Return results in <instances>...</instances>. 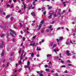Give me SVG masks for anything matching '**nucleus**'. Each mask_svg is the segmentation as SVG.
Instances as JSON below:
<instances>
[{"instance_id":"bf43d9fd","label":"nucleus","mask_w":76,"mask_h":76,"mask_svg":"<svg viewBox=\"0 0 76 76\" xmlns=\"http://www.w3.org/2000/svg\"><path fill=\"white\" fill-rule=\"evenodd\" d=\"M67 61V62H69V63H70V61L69 60H68Z\"/></svg>"},{"instance_id":"473e14b6","label":"nucleus","mask_w":76,"mask_h":76,"mask_svg":"<svg viewBox=\"0 0 76 76\" xmlns=\"http://www.w3.org/2000/svg\"><path fill=\"white\" fill-rule=\"evenodd\" d=\"M55 75L56 76H58V73H56L55 74Z\"/></svg>"},{"instance_id":"a18cd8bd","label":"nucleus","mask_w":76,"mask_h":76,"mask_svg":"<svg viewBox=\"0 0 76 76\" xmlns=\"http://www.w3.org/2000/svg\"><path fill=\"white\" fill-rule=\"evenodd\" d=\"M13 5H12L11 6L10 8H13Z\"/></svg>"},{"instance_id":"a211bd4d","label":"nucleus","mask_w":76,"mask_h":76,"mask_svg":"<svg viewBox=\"0 0 76 76\" xmlns=\"http://www.w3.org/2000/svg\"><path fill=\"white\" fill-rule=\"evenodd\" d=\"M52 17V15H50L48 17V18L49 19H51Z\"/></svg>"},{"instance_id":"ea45409f","label":"nucleus","mask_w":76,"mask_h":76,"mask_svg":"<svg viewBox=\"0 0 76 76\" xmlns=\"http://www.w3.org/2000/svg\"><path fill=\"white\" fill-rule=\"evenodd\" d=\"M21 52V49H20V50L18 51V53L19 54H20V52Z\"/></svg>"},{"instance_id":"a878e982","label":"nucleus","mask_w":76,"mask_h":76,"mask_svg":"<svg viewBox=\"0 0 76 76\" xmlns=\"http://www.w3.org/2000/svg\"><path fill=\"white\" fill-rule=\"evenodd\" d=\"M23 56H20V61H21V60H22V58H23Z\"/></svg>"},{"instance_id":"393cba45","label":"nucleus","mask_w":76,"mask_h":76,"mask_svg":"<svg viewBox=\"0 0 76 76\" xmlns=\"http://www.w3.org/2000/svg\"><path fill=\"white\" fill-rule=\"evenodd\" d=\"M53 45V43L51 42L50 44V45L51 47H52Z\"/></svg>"},{"instance_id":"4c0bfd02","label":"nucleus","mask_w":76,"mask_h":76,"mask_svg":"<svg viewBox=\"0 0 76 76\" xmlns=\"http://www.w3.org/2000/svg\"><path fill=\"white\" fill-rule=\"evenodd\" d=\"M67 72H68L67 70H66L64 72V73H67Z\"/></svg>"},{"instance_id":"f8f14e48","label":"nucleus","mask_w":76,"mask_h":76,"mask_svg":"<svg viewBox=\"0 0 76 76\" xmlns=\"http://www.w3.org/2000/svg\"><path fill=\"white\" fill-rule=\"evenodd\" d=\"M10 15H8L6 17V18L7 19V18H10Z\"/></svg>"},{"instance_id":"4be33fe9","label":"nucleus","mask_w":76,"mask_h":76,"mask_svg":"<svg viewBox=\"0 0 76 76\" xmlns=\"http://www.w3.org/2000/svg\"><path fill=\"white\" fill-rule=\"evenodd\" d=\"M42 11H44L45 10V7L42 8Z\"/></svg>"},{"instance_id":"680f3d73","label":"nucleus","mask_w":76,"mask_h":76,"mask_svg":"<svg viewBox=\"0 0 76 76\" xmlns=\"http://www.w3.org/2000/svg\"><path fill=\"white\" fill-rule=\"evenodd\" d=\"M73 42L74 43V44H76V43H75V41L74 40L73 41Z\"/></svg>"},{"instance_id":"f257e3e1","label":"nucleus","mask_w":76,"mask_h":76,"mask_svg":"<svg viewBox=\"0 0 76 76\" xmlns=\"http://www.w3.org/2000/svg\"><path fill=\"white\" fill-rule=\"evenodd\" d=\"M44 23V20H42L40 22V24H39L38 28L37 29V30L39 31L41 29V26H42V24H43V23Z\"/></svg>"},{"instance_id":"de8ad7c7","label":"nucleus","mask_w":76,"mask_h":76,"mask_svg":"<svg viewBox=\"0 0 76 76\" xmlns=\"http://www.w3.org/2000/svg\"><path fill=\"white\" fill-rule=\"evenodd\" d=\"M67 55H68V56H70V53H68L67 54Z\"/></svg>"},{"instance_id":"412c9836","label":"nucleus","mask_w":76,"mask_h":76,"mask_svg":"<svg viewBox=\"0 0 76 76\" xmlns=\"http://www.w3.org/2000/svg\"><path fill=\"white\" fill-rule=\"evenodd\" d=\"M58 15H61V14L60 13H58L57 14V16H58Z\"/></svg>"},{"instance_id":"20e7f679","label":"nucleus","mask_w":76,"mask_h":76,"mask_svg":"<svg viewBox=\"0 0 76 76\" xmlns=\"http://www.w3.org/2000/svg\"><path fill=\"white\" fill-rule=\"evenodd\" d=\"M69 41V40H67L66 44V45H70V43Z\"/></svg>"},{"instance_id":"39448f33","label":"nucleus","mask_w":76,"mask_h":76,"mask_svg":"<svg viewBox=\"0 0 76 76\" xmlns=\"http://www.w3.org/2000/svg\"><path fill=\"white\" fill-rule=\"evenodd\" d=\"M49 14L50 15H53V14H54V12H53L51 11L49 13Z\"/></svg>"},{"instance_id":"423d86ee","label":"nucleus","mask_w":76,"mask_h":76,"mask_svg":"<svg viewBox=\"0 0 76 76\" xmlns=\"http://www.w3.org/2000/svg\"><path fill=\"white\" fill-rule=\"evenodd\" d=\"M4 50H3L2 52L1 53V56L2 57H3V56H4Z\"/></svg>"},{"instance_id":"f3484780","label":"nucleus","mask_w":76,"mask_h":76,"mask_svg":"<svg viewBox=\"0 0 76 76\" xmlns=\"http://www.w3.org/2000/svg\"><path fill=\"white\" fill-rule=\"evenodd\" d=\"M29 66H28V65H27V66L26 65V66H24V68H28Z\"/></svg>"},{"instance_id":"9b49d317","label":"nucleus","mask_w":76,"mask_h":76,"mask_svg":"<svg viewBox=\"0 0 76 76\" xmlns=\"http://www.w3.org/2000/svg\"><path fill=\"white\" fill-rule=\"evenodd\" d=\"M22 4H23V6H24V9H25V8H26V5L24 3V2H23L22 3Z\"/></svg>"},{"instance_id":"dca6fc26","label":"nucleus","mask_w":76,"mask_h":76,"mask_svg":"<svg viewBox=\"0 0 76 76\" xmlns=\"http://www.w3.org/2000/svg\"><path fill=\"white\" fill-rule=\"evenodd\" d=\"M6 35L7 36V38H9V34L8 33H7V34H6Z\"/></svg>"},{"instance_id":"8fccbe9b","label":"nucleus","mask_w":76,"mask_h":76,"mask_svg":"<svg viewBox=\"0 0 76 76\" xmlns=\"http://www.w3.org/2000/svg\"><path fill=\"white\" fill-rule=\"evenodd\" d=\"M13 55V53H12L11 54V56H12Z\"/></svg>"},{"instance_id":"b1692460","label":"nucleus","mask_w":76,"mask_h":76,"mask_svg":"<svg viewBox=\"0 0 76 76\" xmlns=\"http://www.w3.org/2000/svg\"><path fill=\"white\" fill-rule=\"evenodd\" d=\"M9 63L8 62L7 64V66H5V67H7V66H9Z\"/></svg>"},{"instance_id":"0e129e2a","label":"nucleus","mask_w":76,"mask_h":76,"mask_svg":"<svg viewBox=\"0 0 76 76\" xmlns=\"http://www.w3.org/2000/svg\"><path fill=\"white\" fill-rule=\"evenodd\" d=\"M37 57H39V55H37Z\"/></svg>"},{"instance_id":"774afa93","label":"nucleus","mask_w":76,"mask_h":76,"mask_svg":"<svg viewBox=\"0 0 76 76\" xmlns=\"http://www.w3.org/2000/svg\"><path fill=\"white\" fill-rule=\"evenodd\" d=\"M14 28L15 29H17V27H16V26H14Z\"/></svg>"},{"instance_id":"13d9d810","label":"nucleus","mask_w":76,"mask_h":76,"mask_svg":"<svg viewBox=\"0 0 76 76\" xmlns=\"http://www.w3.org/2000/svg\"><path fill=\"white\" fill-rule=\"evenodd\" d=\"M59 29H60V27L58 28H57V30H59Z\"/></svg>"},{"instance_id":"338daca9","label":"nucleus","mask_w":76,"mask_h":76,"mask_svg":"<svg viewBox=\"0 0 76 76\" xmlns=\"http://www.w3.org/2000/svg\"><path fill=\"white\" fill-rule=\"evenodd\" d=\"M61 63H64V61L63 60L61 61Z\"/></svg>"},{"instance_id":"37998d69","label":"nucleus","mask_w":76,"mask_h":76,"mask_svg":"<svg viewBox=\"0 0 76 76\" xmlns=\"http://www.w3.org/2000/svg\"><path fill=\"white\" fill-rule=\"evenodd\" d=\"M46 71H48V72H49V71H50L49 70V69H46V70H45Z\"/></svg>"},{"instance_id":"864d4df0","label":"nucleus","mask_w":76,"mask_h":76,"mask_svg":"<svg viewBox=\"0 0 76 76\" xmlns=\"http://www.w3.org/2000/svg\"><path fill=\"white\" fill-rule=\"evenodd\" d=\"M58 11L59 12H61V9H59Z\"/></svg>"},{"instance_id":"79ce46f5","label":"nucleus","mask_w":76,"mask_h":76,"mask_svg":"<svg viewBox=\"0 0 76 76\" xmlns=\"http://www.w3.org/2000/svg\"><path fill=\"white\" fill-rule=\"evenodd\" d=\"M66 30H67L68 31H69V28H66Z\"/></svg>"},{"instance_id":"2f4dec72","label":"nucleus","mask_w":76,"mask_h":76,"mask_svg":"<svg viewBox=\"0 0 76 76\" xmlns=\"http://www.w3.org/2000/svg\"><path fill=\"white\" fill-rule=\"evenodd\" d=\"M39 75H40V76H43V75H42V74L39 73Z\"/></svg>"},{"instance_id":"c9c22d12","label":"nucleus","mask_w":76,"mask_h":76,"mask_svg":"<svg viewBox=\"0 0 76 76\" xmlns=\"http://www.w3.org/2000/svg\"><path fill=\"white\" fill-rule=\"evenodd\" d=\"M72 55H75V54H76V53L74 52H72Z\"/></svg>"},{"instance_id":"cd10ccee","label":"nucleus","mask_w":76,"mask_h":76,"mask_svg":"<svg viewBox=\"0 0 76 76\" xmlns=\"http://www.w3.org/2000/svg\"><path fill=\"white\" fill-rule=\"evenodd\" d=\"M33 5H34H34H35V1H34L33 2Z\"/></svg>"},{"instance_id":"1a4fd4ad","label":"nucleus","mask_w":76,"mask_h":76,"mask_svg":"<svg viewBox=\"0 0 76 76\" xmlns=\"http://www.w3.org/2000/svg\"><path fill=\"white\" fill-rule=\"evenodd\" d=\"M5 35L6 34H3L1 35H0V36L1 37V38H3L4 37V36H5Z\"/></svg>"},{"instance_id":"4468645a","label":"nucleus","mask_w":76,"mask_h":76,"mask_svg":"<svg viewBox=\"0 0 76 76\" xmlns=\"http://www.w3.org/2000/svg\"><path fill=\"white\" fill-rule=\"evenodd\" d=\"M30 64V62L28 61H27V66H29V65Z\"/></svg>"},{"instance_id":"9d476101","label":"nucleus","mask_w":76,"mask_h":76,"mask_svg":"<svg viewBox=\"0 0 76 76\" xmlns=\"http://www.w3.org/2000/svg\"><path fill=\"white\" fill-rule=\"evenodd\" d=\"M63 37H60L59 41H60V40H63Z\"/></svg>"},{"instance_id":"6e6552de","label":"nucleus","mask_w":76,"mask_h":76,"mask_svg":"<svg viewBox=\"0 0 76 76\" xmlns=\"http://www.w3.org/2000/svg\"><path fill=\"white\" fill-rule=\"evenodd\" d=\"M56 46V44H54L53 45V47L51 48V49H52V50H53L54 49V48Z\"/></svg>"},{"instance_id":"603ef678","label":"nucleus","mask_w":76,"mask_h":76,"mask_svg":"<svg viewBox=\"0 0 76 76\" xmlns=\"http://www.w3.org/2000/svg\"><path fill=\"white\" fill-rule=\"evenodd\" d=\"M46 32H49V30H48V29H46Z\"/></svg>"},{"instance_id":"2eb2a0df","label":"nucleus","mask_w":76,"mask_h":76,"mask_svg":"<svg viewBox=\"0 0 76 76\" xmlns=\"http://www.w3.org/2000/svg\"><path fill=\"white\" fill-rule=\"evenodd\" d=\"M60 68H62L63 67H66V66L65 65H62L60 66Z\"/></svg>"},{"instance_id":"5701e85b","label":"nucleus","mask_w":76,"mask_h":76,"mask_svg":"<svg viewBox=\"0 0 76 76\" xmlns=\"http://www.w3.org/2000/svg\"><path fill=\"white\" fill-rule=\"evenodd\" d=\"M72 58H73L76 59V56H75V55H73V56H72Z\"/></svg>"},{"instance_id":"c03bdc74","label":"nucleus","mask_w":76,"mask_h":76,"mask_svg":"<svg viewBox=\"0 0 76 76\" xmlns=\"http://www.w3.org/2000/svg\"><path fill=\"white\" fill-rule=\"evenodd\" d=\"M57 72H58V73H60V72H61V70H57Z\"/></svg>"},{"instance_id":"f03ea898","label":"nucleus","mask_w":76,"mask_h":76,"mask_svg":"<svg viewBox=\"0 0 76 76\" xmlns=\"http://www.w3.org/2000/svg\"><path fill=\"white\" fill-rule=\"evenodd\" d=\"M10 32H11L10 33V35H11L12 37H15V36H14L13 34H14L16 35V33L14 31L12 30H10Z\"/></svg>"},{"instance_id":"e2e57ef3","label":"nucleus","mask_w":76,"mask_h":76,"mask_svg":"<svg viewBox=\"0 0 76 76\" xmlns=\"http://www.w3.org/2000/svg\"><path fill=\"white\" fill-rule=\"evenodd\" d=\"M21 12V10H20L18 11V13H20Z\"/></svg>"},{"instance_id":"5fc2aeb1","label":"nucleus","mask_w":76,"mask_h":76,"mask_svg":"<svg viewBox=\"0 0 76 76\" xmlns=\"http://www.w3.org/2000/svg\"><path fill=\"white\" fill-rule=\"evenodd\" d=\"M41 33H44V30H42L41 31Z\"/></svg>"},{"instance_id":"c756f323","label":"nucleus","mask_w":76,"mask_h":76,"mask_svg":"<svg viewBox=\"0 0 76 76\" xmlns=\"http://www.w3.org/2000/svg\"><path fill=\"white\" fill-rule=\"evenodd\" d=\"M11 20H13V18L12 17H11Z\"/></svg>"},{"instance_id":"bb28decb","label":"nucleus","mask_w":76,"mask_h":76,"mask_svg":"<svg viewBox=\"0 0 76 76\" xmlns=\"http://www.w3.org/2000/svg\"><path fill=\"white\" fill-rule=\"evenodd\" d=\"M52 8V7H50L48 8V9L50 10Z\"/></svg>"},{"instance_id":"58836bf2","label":"nucleus","mask_w":76,"mask_h":76,"mask_svg":"<svg viewBox=\"0 0 76 76\" xmlns=\"http://www.w3.org/2000/svg\"><path fill=\"white\" fill-rule=\"evenodd\" d=\"M21 63H22V62H21V61H19V64H21Z\"/></svg>"},{"instance_id":"4d7b16f0","label":"nucleus","mask_w":76,"mask_h":76,"mask_svg":"<svg viewBox=\"0 0 76 76\" xmlns=\"http://www.w3.org/2000/svg\"><path fill=\"white\" fill-rule=\"evenodd\" d=\"M66 53H69V50H67L66 51Z\"/></svg>"},{"instance_id":"7ed1b4c3","label":"nucleus","mask_w":76,"mask_h":76,"mask_svg":"<svg viewBox=\"0 0 76 76\" xmlns=\"http://www.w3.org/2000/svg\"><path fill=\"white\" fill-rule=\"evenodd\" d=\"M1 44H0V48H2L4 46V44L3 40L1 41Z\"/></svg>"},{"instance_id":"72a5a7b5","label":"nucleus","mask_w":76,"mask_h":76,"mask_svg":"<svg viewBox=\"0 0 76 76\" xmlns=\"http://www.w3.org/2000/svg\"><path fill=\"white\" fill-rule=\"evenodd\" d=\"M61 56V53H60L59 54V57L60 58H62V56Z\"/></svg>"},{"instance_id":"aec40b11","label":"nucleus","mask_w":76,"mask_h":76,"mask_svg":"<svg viewBox=\"0 0 76 76\" xmlns=\"http://www.w3.org/2000/svg\"><path fill=\"white\" fill-rule=\"evenodd\" d=\"M31 15H32V16H35V13L34 12H32L31 14Z\"/></svg>"},{"instance_id":"6ab92c4d","label":"nucleus","mask_w":76,"mask_h":76,"mask_svg":"<svg viewBox=\"0 0 76 76\" xmlns=\"http://www.w3.org/2000/svg\"><path fill=\"white\" fill-rule=\"evenodd\" d=\"M41 50V48H37V50H38V51H40Z\"/></svg>"},{"instance_id":"69168bd1","label":"nucleus","mask_w":76,"mask_h":76,"mask_svg":"<svg viewBox=\"0 0 76 76\" xmlns=\"http://www.w3.org/2000/svg\"><path fill=\"white\" fill-rule=\"evenodd\" d=\"M54 16L55 17H56L57 16V15H56V14H54Z\"/></svg>"},{"instance_id":"e433bc0d","label":"nucleus","mask_w":76,"mask_h":76,"mask_svg":"<svg viewBox=\"0 0 76 76\" xmlns=\"http://www.w3.org/2000/svg\"><path fill=\"white\" fill-rule=\"evenodd\" d=\"M43 14H44V15H46V11H44V12H43Z\"/></svg>"},{"instance_id":"c85d7f7f","label":"nucleus","mask_w":76,"mask_h":76,"mask_svg":"<svg viewBox=\"0 0 76 76\" xmlns=\"http://www.w3.org/2000/svg\"><path fill=\"white\" fill-rule=\"evenodd\" d=\"M23 41H24L25 40V38L24 37H23L22 38Z\"/></svg>"},{"instance_id":"a19ab883","label":"nucleus","mask_w":76,"mask_h":76,"mask_svg":"<svg viewBox=\"0 0 76 76\" xmlns=\"http://www.w3.org/2000/svg\"><path fill=\"white\" fill-rule=\"evenodd\" d=\"M72 64H68V66H72Z\"/></svg>"},{"instance_id":"49530a36","label":"nucleus","mask_w":76,"mask_h":76,"mask_svg":"<svg viewBox=\"0 0 76 76\" xmlns=\"http://www.w3.org/2000/svg\"><path fill=\"white\" fill-rule=\"evenodd\" d=\"M23 53H24L23 51L21 55V56H23Z\"/></svg>"},{"instance_id":"0eeeda50","label":"nucleus","mask_w":76,"mask_h":76,"mask_svg":"<svg viewBox=\"0 0 76 76\" xmlns=\"http://www.w3.org/2000/svg\"><path fill=\"white\" fill-rule=\"evenodd\" d=\"M49 28L50 29V31L53 30V28H52V26H50Z\"/></svg>"},{"instance_id":"6e6d98bb","label":"nucleus","mask_w":76,"mask_h":76,"mask_svg":"<svg viewBox=\"0 0 76 76\" xmlns=\"http://www.w3.org/2000/svg\"><path fill=\"white\" fill-rule=\"evenodd\" d=\"M4 61H5V60L4 59H3L2 60V62H3V63H4Z\"/></svg>"},{"instance_id":"ddd939ff","label":"nucleus","mask_w":76,"mask_h":76,"mask_svg":"<svg viewBox=\"0 0 76 76\" xmlns=\"http://www.w3.org/2000/svg\"><path fill=\"white\" fill-rule=\"evenodd\" d=\"M47 57H51V54H48L47 55Z\"/></svg>"},{"instance_id":"09e8293b","label":"nucleus","mask_w":76,"mask_h":76,"mask_svg":"<svg viewBox=\"0 0 76 76\" xmlns=\"http://www.w3.org/2000/svg\"><path fill=\"white\" fill-rule=\"evenodd\" d=\"M37 37V36L35 35L33 37V39H34V38H35V37Z\"/></svg>"},{"instance_id":"f704fd0d","label":"nucleus","mask_w":76,"mask_h":76,"mask_svg":"<svg viewBox=\"0 0 76 76\" xmlns=\"http://www.w3.org/2000/svg\"><path fill=\"white\" fill-rule=\"evenodd\" d=\"M45 67L46 68H47V67H48V65H45Z\"/></svg>"},{"instance_id":"052dcab7","label":"nucleus","mask_w":76,"mask_h":76,"mask_svg":"<svg viewBox=\"0 0 76 76\" xmlns=\"http://www.w3.org/2000/svg\"><path fill=\"white\" fill-rule=\"evenodd\" d=\"M44 42V40L43 39H42L41 41L42 42Z\"/></svg>"},{"instance_id":"7c9ffc66","label":"nucleus","mask_w":76,"mask_h":76,"mask_svg":"<svg viewBox=\"0 0 76 76\" xmlns=\"http://www.w3.org/2000/svg\"><path fill=\"white\" fill-rule=\"evenodd\" d=\"M34 53H32L31 54V56L33 57H34Z\"/></svg>"},{"instance_id":"3c124183","label":"nucleus","mask_w":76,"mask_h":76,"mask_svg":"<svg viewBox=\"0 0 76 76\" xmlns=\"http://www.w3.org/2000/svg\"><path fill=\"white\" fill-rule=\"evenodd\" d=\"M3 15H4V16H6V13L3 12Z\"/></svg>"}]
</instances>
